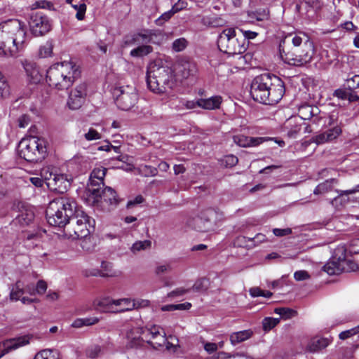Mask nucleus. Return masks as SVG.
Listing matches in <instances>:
<instances>
[{"label": "nucleus", "mask_w": 359, "mask_h": 359, "mask_svg": "<svg viewBox=\"0 0 359 359\" xmlns=\"http://www.w3.org/2000/svg\"><path fill=\"white\" fill-rule=\"evenodd\" d=\"M106 172L107 169L104 168H95L90 174L88 186H97L98 187H100L101 185L103 186Z\"/></svg>", "instance_id": "26"}, {"label": "nucleus", "mask_w": 359, "mask_h": 359, "mask_svg": "<svg viewBox=\"0 0 359 359\" xmlns=\"http://www.w3.org/2000/svg\"><path fill=\"white\" fill-rule=\"evenodd\" d=\"M144 198L141 195H138L133 199L129 200L126 204L127 208H131L137 205L141 204L144 201Z\"/></svg>", "instance_id": "60"}, {"label": "nucleus", "mask_w": 359, "mask_h": 359, "mask_svg": "<svg viewBox=\"0 0 359 359\" xmlns=\"http://www.w3.org/2000/svg\"><path fill=\"white\" fill-rule=\"evenodd\" d=\"M220 357L223 359H253L252 357L248 356L243 353L231 355L224 351L220 352Z\"/></svg>", "instance_id": "51"}, {"label": "nucleus", "mask_w": 359, "mask_h": 359, "mask_svg": "<svg viewBox=\"0 0 359 359\" xmlns=\"http://www.w3.org/2000/svg\"><path fill=\"white\" fill-rule=\"evenodd\" d=\"M27 344H29V337L27 336H22L6 340L4 342V350L0 354V358L10 351L16 349Z\"/></svg>", "instance_id": "22"}, {"label": "nucleus", "mask_w": 359, "mask_h": 359, "mask_svg": "<svg viewBox=\"0 0 359 359\" xmlns=\"http://www.w3.org/2000/svg\"><path fill=\"white\" fill-rule=\"evenodd\" d=\"M100 187L97 188H88L89 191L96 196H100L101 199L104 200L110 205H117L118 199L116 191L111 187H107L102 191Z\"/></svg>", "instance_id": "20"}, {"label": "nucleus", "mask_w": 359, "mask_h": 359, "mask_svg": "<svg viewBox=\"0 0 359 359\" xmlns=\"http://www.w3.org/2000/svg\"><path fill=\"white\" fill-rule=\"evenodd\" d=\"M359 332V325L350 330L341 332L339 337L341 339H346Z\"/></svg>", "instance_id": "54"}, {"label": "nucleus", "mask_w": 359, "mask_h": 359, "mask_svg": "<svg viewBox=\"0 0 359 359\" xmlns=\"http://www.w3.org/2000/svg\"><path fill=\"white\" fill-rule=\"evenodd\" d=\"M294 278L297 281H302L309 279L310 278V275L306 271L300 270L297 271L294 273Z\"/></svg>", "instance_id": "58"}, {"label": "nucleus", "mask_w": 359, "mask_h": 359, "mask_svg": "<svg viewBox=\"0 0 359 359\" xmlns=\"http://www.w3.org/2000/svg\"><path fill=\"white\" fill-rule=\"evenodd\" d=\"M209 280L205 278L198 279L192 286V290L196 292H203L209 287Z\"/></svg>", "instance_id": "39"}, {"label": "nucleus", "mask_w": 359, "mask_h": 359, "mask_svg": "<svg viewBox=\"0 0 359 359\" xmlns=\"http://www.w3.org/2000/svg\"><path fill=\"white\" fill-rule=\"evenodd\" d=\"M253 334L251 330H245L235 332L231 334L229 339L233 346H236L243 341L249 339Z\"/></svg>", "instance_id": "28"}, {"label": "nucleus", "mask_w": 359, "mask_h": 359, "mask_svg": "<svg viewBox=\"0 0 359 359\" xmlns=\"http://www.w3.org/2000/svg\"><path fill=\"white\" fill-rule=\"evenodd\" d=\"M274 312L285 319L294 317L297 314L294 310L286 307L276 308Z\"/></svg>", "instance_id": "42"}, {"label": "nucleus", "mask_w": 359, "mask_h": 359, "mask_svg": "<svg viewBox=\"0 0 359 359\" xmlns=\"http://www.w3.org/2000/svg\"><path fill=\"white\" fill-rule=\"evenodd\" d=\"M115 306H120V309L116 310V312H124L126 311H131L135 309L133 299L130 298L116 299Z\"/></svg>", "instance_id": "33"}, {"label": "nucleus", "mask_w": 359, "mask_h": 359, "mask_svg": "<svg viewBox=\"0 0 359 359\" xmlns=\"http://www.w3.org/2000/svg\"><path fill=\"white\" fill-rule=\"evenodd\" d=\"M151 242L149 240L136 241L133 244L130 248V250L134 253H137L142 250H144L150 248Z\"/></svg>", "instance_id": "40"}, {"label": "nucleus", "mask_w": 359, "mask_h": 359, "mask_svg": "<svg viewBox=\"0 0 359 359\" xmlns=\"http://www.w3.org/2000/svg\"><path fill=\"white\" fill-rule=\"evenodd\" d=\"M337 180L334 178H332L330 180H327L325 182L319 184L313 190V194L315 195L323 194L330 191L332 189L333 184L337 183Z\"/></svg>", "instance_id": "32"}, {"label": "nucleus", "mask_w": 359, "mask_h": 359, "mask_svg": "<svg viewBox=\"0 0 359 359\" xmlns=\"http://www.w3.org/2000/svg\"><path fill=\"white\" fill-rule=\"evenodd\" d=\"M76 11V17L78 20H83L86 10V5L84 3L79 4V5H72Z\"/></svg>", "instance_id": "52"}, {"label": "nucleus", "mask_w": 359, "mask_h": 359, "mask_svg": "<svg viewBox=\"0 0 359 359\" xmlns=\"http://www.w3.org/2000/svg\"><path fill=\"white\" fill-rule=\"evenodd\" d=\"M273 232L275 236L281 237L284 236H287L292 233V229L290 228L286 229H274Z\"/></svg>", "instance_id": "62"}, {"label": "nucleus", "mask_w": 359, "mask_h": 359, "mask_svg": "<svg viewBox=\"0 0 359 359\" xmlns=\"http://www.w3.org/2000/svg\"><path fill=\"white\" fill-rule=\"evenodd\" d=\"M238 158L233 154L225 156L222 160V163L226 167H229V168H231V167L236 165L238 163Z\"/></svg>", "instance_id": "53"}, {"label": "nucleus", "mask_w": 359, "mask_h": 359, "mask_svg": "<svg viewBox=\"0 0 359 359\" xmlns=\"http://www.w3.org/2000/svg\"><path fill=\"white\" fill-rule=\"evenodd\" d=\"M18 151L20 157L27 161H41L47 155V142L36 136L25 137L19 142Z\"/></svg>", "instance_id": "6"}, {"label": "nucleus", "mask_w": 359, "mask_h": 359, "mask_svg": "<svg viewBox=\"0 0 359 359\" xmlns=\"http://www.w3.org/2000/svg\"><path fill=\"white\" fill-rule=\"evenodd\" d=\"M333 95L339 100H346L348 97V90L346 87L345 88L336 89L333 93Z\"/></svg>", "instance_id": "56"}, {"label": "nucleus", "mask_w": 359, "mask_h": 359, "mask_svg": "<svg viewBox=\"0 0 359 359\" xmlns=\"http://www.w3.org/2000/svg\"><path fill=\"white\" fill-rule=\"evenodd\" d=\"M46 215L50 225L65 228L66 235L73 240L86 238L95 224L74 198L65 196L50 201Z\"/></svg>", "instance_id": "1"}, {"label": "nucleus", "mask_w": 359, "mask_h": 359, "mask_svg": "<svg viewBox=\"0 0 359 359\" xmlns=\"http://www.w3.org/2000/svg\"><path fill=\"white\" fill-rule=\"evenodd\" d=\"M139 170L140 173L144 177H154L158 174L157 168L149 165H141Z\"/></svg>", "instance_id": "43"}, {"label": "nucleus", "mask_w": 359, "mask_h": 359, "mask_svg": "<svg viewBox=\"0 0 359 359\" xmlns=\"http://www.w3.org/2000/svg\"><path fill=\"white\" fill-rule=\"evenodd\" d=\"M34 214L31 210H25L19 214L13 220L15 224H19L20 226L29 225L34 219Z\"/></svg>", "instance_id": "30"}, {"label": "nucleus", "mask_w": 359, "mask_h": 359, "mask_svg": "<svg viewBox=\"0 0 359 359\" xmlns=\"http://www.w3.org/2000/svg\"><path fill=\"white\" fill-rule=\"evenodd\" d=\"M347 263V260L344 258L334 257L324 265L323 270L329 275L339 274L346 271Z\"/></svg>", "instance_id": "18"}, {"label": "nucleus", "mask_w": 359, "mask_h": 359, "mask_svg": "<svg viewBox=\"0 0 359 359\" xmlns=\"http://www.w3.org/2000/svg\"><path fill=\"white\" fill-rule=\"evenodd\" d=\"M153 51V48L149 45L139 46L138 47L133 49L130 55L134 57H141L149 55Z\"/></svg>", "instance_id": "34"}, {"label": "nucleus", "mask_w": 359, "mask_h": 359, "mask_svg": "<svg viewBox=\"0 0 359 359\" xmlns=\"http://www.w3.org/2000/svg\"><path fill=\"white\" fill-rule=\"evenodd\" d=\"M59 353L56 350L44 349L38 352L34 359H60Z\"/></svg>", "instance_id": "35"}, {"label": "nucleus", "mask_w": 359, "mask_h": 359, "mask_svg": "<svg viewBox=\"0 0 359 359\" xmlns=\"http://www.w3.org/2000/svg\"><path fill=\"white\" fill-rule=\"evenodd\" d=\"M80 76V67L72 61L55 63L46 70L47 83L59 90H67Z\"/></svg>", "instance_id": "4"}, {"label": "nucleus", "mask_w": 359, "mask_h": 359, "mask_svg": "<svg viewBox=\"0 0 359 359\" xmlns=\"http://www.w3.org/2000/svg\"><path fill=\"white\" fill-rule=\"evenodd\" d=\"M175 71L176 76L183 80L196 75L198 68L194 61L189 59H181L176 64Z\"/></svg>", "instance_id": "15"}, {"label": "nucleus", "mask_w": 359, "mask_h": 359, "mask_svg": "<svg viewBox=\"0 0 359 359\" xmlns=\"http://www.w3.org/2000/svg\"><path fill=\"white\" fill-rule=\"evenodd\" d=\"M203 347L204 349L210 354L215 352L218 349L217 344L211 342H204Z\"/></svg>", "instance_id": "63"}, {"label": "nucleus", "mask_w": 359, "mask_h": 359, "mask_svg": "<svg viewBox=\"0 0 359 359\" xmlns=\"http://www.w3.org/2000/svg\"><path fill=\"white\" fill-rule=\"evenodd\" d=\"M47 290V283L43 280H40L37 282L35 290L36 293L39 294H43Z\"/></svg>", "instance_id": "61"}, {"label": "nucleus", "mask_w": 359, "mask_h": 359, "mask_svg": "<svg viewBox=\"0 0 359 359\" xmlns=\"http://www.w3.org/2000/svg\"><path fill=\"white\" fill-rule=\"evenodd\" d=\"M273 138L267 137H248L243 135H236L233 137L235 144L241 147H257L262 143L271 140Z\"/></svg>", "instance_id": "16"}, {"label": "nucleus", "mask_w": 359, "mask_h": 359, "mask_svg": "<svg viewBox=\"0 0 359 359\" xmlns=\"http://www.w3.org/2000/svg\"><path fill=\"white\" fill-rule=\"evenodd\" d=\"M25 29V24H18V29L17 30V32L15 34V36L12 39L14 46L13 48H18V50L22 48L27 34Z\"/></svg>", "instance_id": "29"}, {"label": "nucleus", "mask_w": 359, "mask_h": 359, "mask_svg": "<svg viewBox=\"0 0 359 359\" xmlns=\"http://www.w3.org/2000/svg\"><path fill=\"white\" fill-rule=\"evenodd\" d=\"M176 81L174 71L162 60H154L149 65L147 83L151 91L158 94L166 93L175 86Z\"/></svg>", "instance_id": "5"}, {"label": "nucleus", "mask_w": 359, "mask_h": 359, "mask_svg": "<svg viewBox=\"0 0 359 359\" xmlns=\"http://www.w3.org/2000/svg\"><path fill=\"white\" fill-rule=\"evenodd\" d=\"M279 322H280L279 318H271V317L265 318L263 320V323H262L263 329L265 331H269V330H271L272 328H273L276 325H278L279 323Z\"/></svg>", "instance_id": "46"}, {"label": "nucleus", "mask_w": 359, "mask_h": 359, "mask_svg": "<svg viewBox=\"0 0 359 359\" xmlns=\"http://www.w3.org/2000/svg\"><path fill=\"white\" fill-rule=\"evenodd\" d=\"M112 95L116 105L123 111L132 109L139 99L137 89L133 85L116 86L113 89Z\"/></svg>", "instance_id": "9"}, {"label": "nucleus", "mask_w": 359, "mask_h": 359, "mask_svg": "<svg viewBox=\"0 0 359 359\" xmlns=\"http://www.w3.org/2000/svg\"><path fill=\"white\" fill-rule=\"evenodd\" d=\"M285 92L284 82L278 76L269 73L257 76L250 86V95L253 100L264 104L278 103Z\"/></svg>", "instance_id": "3"}, {"label": "nucleus", "mask_w": 359, "mask_h": 359, "mask_svg": "<svg viewBox=\"0 0 359 359\" xmlns=\"http://www.w3.org/2000/svg\"><path fill=\"white\" fill-rule=\"evenodd\" d=\"M215 215L216 212L214 209L207 208L201 210L198 215L189 219L187 224L198 231L206 232L212 229V219Z\"/></svg>", "instance_id": "11"}, {"label": "nucleus", "mask_w": 359, "mask_h": 359, "mask_svg": "<svg viewBox=\"0 0 359 359\" xmlns=\"http://www.w3.org/2000/svg\"><path fill=\"white\" fill-rule=\"evenodd\" d=\"M325 111L318 107L308 104L301 105L298 109V116L302 120H309L313 124L320 126L325 117Z\"/></svg>", "instance_id": "13"}, {"label": "nucleus", "mask_w": 359, "mask_h": 359, "mask_svg": "<svg viewBox=\"0 0 359 359\" xmlns=\"http://www.w3.org/2000/svg\"><path fill=\"white\" fill-rule=\"evenodd\" d=\"M217 45L221 51L229 55L241 54L246 50L245 39L240 41L234 28L224 29L218 36Z\"/></svg>", "instance_id": "8"}, {"label": "nucleus", "mask_w": 359, "mask_h": 359, "mask_svg": "<svg viewBox=\"0 0 359 359\" xmlns=\"http://www.w3.org/2000/svg\"><path fill=\"white\" fill-rule=\"evenodd\" d=\"M51 6V4L46 1H36L32 5V10H35L38 8H50Z\"/></svg>", "instance_id": "64"}, {"label": "nucleus", "mask_w": 359, "mask_h": 359, "mask_svg": "<svg viewBox=\"0 0 359 359\" xmlns=\"http://www.w3.org/2000/svg\"><path fill=\"white\" fill-rule=\"evenodd\" d=\"M137 337H142V341L149 343L150 340L156 339L158 335L165 333L163 328L157 325H153L151 327H144V329H136Z\"/></svg>", "instance_id": "19"}, {"label": "nucleus", "mask_w": 359, "mask_h": 359, "mask_svg": "<svg viewBox=\"0 0 359 359\" xmlns=\"http://www.w3.org/2000/svg\"><path fill=\"white\" fill-rule=\"evenodd\" d=\"M53 44L52 41H48L41 46L39 50V56L41 58H46L52 56Z\"/></svg>", "instance_id": "38"}, {"label": "nucleus", "mask_w": 359, "mask_h": 359, "mask_svg": "<svg viewBox=\"0 0 359 359\" xmlns=\"http://www.w3.org/2000/svg\"><path fill=\"white\" fill-rule=\"evenodd\" d=\"M172 269V266L170 263H165L160 264L156 266L155 273L156 275H161L171 271Z\"/></svg>", "instance_id": "57"}, {"label": "nucleus", "mask_w": 359, "mask_h": 359, "mask_svg": "<svg viewBox=\"0 0 359 359\" xmlns=\"http://www.w3.org/2000/svg\"><path fill=\"white\" fill-rule=\"evenodd\" d=\"M32 22H48L46 15L43 11H34L31 14Z\"/></svg>", "instance_id": "44"}, {"label": "nucleus", "mask_w": 359, "mask_h": 359, "mask_svg": "<svg viewBox=\"0 0 359 359\" xmlns=\"http://www.w3.org/2000/svg\"><path fill=\"white\" fill-rule=\"evenodd\" d=\"M116 305V300L110 297H102L97 299L93 302L95 309L101 312H116L114 307Z\"/></svg>", "instance_id": "23"}, {"label": "nucleus", "mask_w": 359, "mask_h": 359, "mask_svg": "<svg viewBox=\"0 0 359 359\" xmlns=\"http://www.w3.org/2000/svg\"><path fill=\"white\" fill-rule=\"evenodd\" d=\"M325 117L322 120V126L325 130L313 137L312 140L317 144H323L337 139L342 133V122L339 120L337 113L330 114L325 113Z\"/></svg>", "instance_id": "7"}, {"label": "nucleus", "mask_w": 359, "mask_h": 359, "mask_svg": "<svg viewBox=\"0 0 359 359\" xmlns=\"http://www.w3.org/2000/svg\"><path fill=\"white\" fill-rule=\"evenodd\" d=\"M22 65L32 83H37L42 80L43 72L40 70L36 62L25 60L22 62Z\"/></svg>", "instance_id": "17"}, {"label": "nucleus", "mask_w": 359, "mask_h": 359, "mask_svg": "<svg viewBox=\"0 0 359 359\" xmlns=\"http://www.w3.org/2000/svg\"><path fill=\"white\" fill-rule=\"evenodd\" d=\"M251 18L257 21H265L268 20V13L263 10L262 12L252 13Z\"/></svg>", "instance_id": "59"}, {"label": "nucleus", "mask_w": 359, "mask_h": 359, "mask_svg": "<svg viewBox=\"0 0 359 359\" xmlns=\"http://www.w3.org/2000/svg\"><path fill=\"white\" fill-rule=\"evenodd\" d=\"M22 284L20 281H18L15 285L13 287L10 297L12 300L18 301L25 293V290L22 287Z\"/></svg>", "instance_id": "41"}, {"label": "nucleus", "mask_w": 359, "mask_h": 359, "mask_svg": "<svg viewBox=\"0 0 359 359\" xmlns=\"http://www.w3.org/2000/svg\"><path fill=\"white\" fill-rule=\"evenodd\" d=\"M222 99L221 96H212L207 99L198 100V107L208 110H212L219 108Z\"/></svg>", "instance_id": "25"}, {"label": "nucleus", "mask_w": 359, "mask_h": 359, "mask_svg": "<svg viewBox=\"0 0 359 359\" xmlns=\"http://www.w3.org/2000/svg\"><path fill=\"white\" fill-rule=\"evenodd\" d=\"M84 137L87 141H93L101 139L102 135L95 129L90 128L88 129V132L84 134Z\"/></svg>", "instance_id": "50"}, {"label": "nucleus", "mask_w": 359, "mask_h": 359, "mask_svg": "<svg viewBox=\"0 0 359 359\" xmlns=\"http://www.w3.org/2000/svg\"><path fill=\"white\" fill-rule=\"evenodd\" d=\"M166 343L165 333L158 335L156 339H153L149 341L148 344H151L154 348L157 349L158 347H161Z\"/></svg>", "instance_id": "49"}, {"label": "nucleus", "mask_w": 359, "mask_h": 359, "mask_svg": "<svg viewBox=\"0 0 359 359\" xmlns=\"http://www.w3.org/2000/svg\"><path fill=\"white\" fill-rule=\"evenodd\" d=\"M188 45V41L184 38H180L175 40L172 44V48L175 52L184 50Z\"/></svg>", "instance_id": "45"}, {"label": "nucleus", "mask_w": 359, "mask_h": 359, "mask_svg": "<svg viewBox=\"0 0 359 359\" xmlns=\"http://www.w3.org/2000/svg\"><path fill=\"white\" fill-rule=\"evenodd\" d=\"M86 353L88 358H95L101 354L102 348L98 345H93L87 348Z\"/></svg>", "instance_id": "48"}, {"label": "nucleus", "mask_w": 359, "mask_h": 359, "mask_svg": "<svg viewBox=\"0 0 359 359\" xmlns=\"http://www.w3.org/2000/svg\"><path fill=\"white\" fill-rule=\"evenodd\" d=\"M30 34L35 37L46 34L50 29V24H29Z\"/></svg>", "instance_id": "31"}, {"label": "nucleus", "mask_w": 359, "mask_h": 359, "mask_svg": "<svg viewBox=\"0 0 359 359\" xmlns=\"http://www.w3.org/2000/svg\"><path fill=\"white\" fill-rule=\"evenodd\" d=\"M164 39V34L159 29H144L141 32L127 34L124 36L123 43L126 46L137 45L144 43H160Z\"/></svg>", "instance_id": "10"}, {"label": "nucleus", "mask_w": 359, "mask_h": 359, "mask_svg": "<svg viewBox=\"0 0 359 359\" xmlns=\"http://www.w3.org/2000/svg\"><path fill=\"white\" fill-rule=\"evenodd\" d=\"M330 344L328 338L313 337H311L305 345V351L309 353H318L321 350L325 348Z\"/></svg>", "instance_id": "21"}, {"label": "nucleus", "mask_w": 359, "mask_h": 359, "mask_svg": "<svg viewBox=\"0 0 359 359\" xmlns=\"http://www.w3.org/2000/svg\"><path fill=\"white\" fill-rule=\"evenodd\" d=\"M136 329H144V327H134L130 329L126 332V337L128 339L130 340L135 345H138L140 344V341H142V337H137L136 332H135Z\"/></svg>", "instance_id": "47"}, {"label": "nucleus", "mask_w": 359, "mask_h": 359, "mask_svg": "<svg viewBox=\"0 0 359 359\" xmlns=\"http://www.w3.org/2000/svg\"><path fill=\"white\" fill-rule=\"evenodd\" d=\"M43 178L50 190L60 194L66 192L71 185V180L65 174L47 172L43 174Z\"/></svg>", "instance_id": "12"}, {"label": "nucleus", "mask_w": 359, "mask_h": 359, "mask_svg": "<svg viewBox=\"0 0 359 359\" xmlns=\"http://www.w3.org/2000/svg\"><path fill=\"white\" fill-rule=\"evenodd\" d=\"M1 24H0V27ZM0 38H4L3 31H0ZM5 42L0 41V55L6 57H15L18 53L17 48H9L6 50Z\"/></svg>", "instance_id": "37"}, {"label": "nucleus", "mask_w": 359, "mask_h": 359, "mask_svg": "<svg viewBox=\"0 0 359 359\" xmlns=\"http://www.w3.org/2000/svg\"><path fill=\"white\" fill-rule=\"evenodd\" d=\"M87 95V86L85 83L77 85L72 89L69 95L67 105L72 110L79 109L86 100Z\"/></svg>", "instance_id": "14"}, {"label": "nucleus", "mask_w": 359, "mask_h": 359, "mask_svg": "<svg viewBox=\"0 0 359 359\" xmlns=\"http://www.w3.org/2000/svg\"><path fill=\"white\" fill-rule=\"evenodd\" d=\"M281 60L289 65L301 67L309 63L314 54V46L304 32L290 33L279 43Z\"/></svg>", "instance_id": "2"}, {"label": "nucleus", "mask_w": 359, "mask_h": 359, "mask_svg": "<svg viewBox=\"0 0 359 359\" xmlns=\"http://www.w3.org/2000/svg\"><path fill=\"white\" fill-rule=\"evenodd\" d=\"M10 93L9 86L7 82L0 79V98H5Z\"/></svg>", "instance_id": "55"}, {"label": "nucleus", "mask_w": 359, "mask_h": 359, "mask_svg": "<svg viewBox=\"0 0 359 359\" xmlns=\"http://www.w3.org/2000/svg\"><path fill=\"white\" fill-rule=\"evenodd\" d=\"M287 130V135L292 139H295L299 135L302 129L301 123L298 121L297 117H291L287 120L284 125Z\"/></svg>", "instance_id": "24"}, {"label": "nucleus", "mask_w": 359, "mask_h": 359, "mask_svg": "<svg viewBox=\"0 0 359 359\" xmlns=\"http://www.w3.org/2000/svg\"><path fill=\"white\" fill-rule=\"evenodd\" d=\"M344 87L348 90H357L359 92V74H355L345 80Z\"/></svg>", "instance_id": "36"}, {"label": "nucleus", "mask_w": 359, "mask_h": 359, "mask_svg": "<svg viewBox=\"0 0 359 359\" xmlns=\"http://www.w3.org/2000/svg\"><path fill=\"white\" fill-rule=\"evenodd\" d=\"M266 240V237L263 233H257L255 237L239 236L237 238V242L245 244L248 248H254Z\"/></svg>", "instance_id": "27"}]
</instances>
